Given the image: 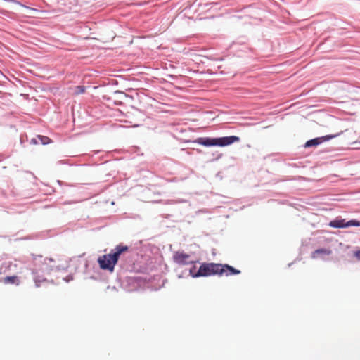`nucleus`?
<instances>
[{
  "label": "nucleus",
  "mask_w": 360,
  "mask_h": 360,
  "mask_svg": "<svg viewBox=\"0 0 360 360\" xmlns=\"http://www.w3.org/2000/svg\"><path fill=\"white\" fill-rule=\"evenodd\" d=\"M190 274L193 277L210 276L213 275L230 276L239 274L240 271L228 264H221L217 263H202L199 269L195 271V266L190 269Z\"/></svg>",
  "instance_id": "f257e3e1"
},
{
  "label": "nucleus",
  "mask_w": 360,
  "mask_h": 360,
  "mask_svg": "<svg viewBox=\"0 0 360 360\" xmlns=\"http://www.w3.org/2000/svg\"><path fill=\"white\" fill-rule=\"evenodd\" d=\"M128 250L129 247L127 245H118L114 249V252L112 254H107L99 257L98 262L100 268L112 272L114 271L115 265L117 264L120 255L123 252H127Z\"/></svg>",
  "instance_id": "f03ea898"
},
{
  "label": "nucleus",
  "mask_w": 360,
  "mask_h": 360,
  "mask_svg": "<svg viewBox=\"0 0 360 360\" xmlns=\"http://www.w3.org/2000/svg\"><path fill=\"white\" fill-rule=\"evenodd\" d=\"M240 141V138L236 136H224L221 138H209L201 137L198 138L196 142L204 146H218L221 147L231 145L235 142Z\"/></svg>",
  "instance_id": "7ed1b4c3"
},
{
  "label": "nucleus",
  "mask_w": 360,
  "mask_h": 360,
  "mask_svg": "<svg viewBox=\"0 0 360 360\" xmlns=\"http://www.w3.org/2000/svg\"><path fill=\"white\" fill-rule=\"evenodd\" d=\"M173 260L176 264L181 266L188 265L193 262L191 260L190 255L180 251H177L174 253Z\"/></svg>",
  "instance_id": "20e7f679"
},
{
  "label": "nucleus",
  "mask_w": 360,
  "mask_h": 360,
  "mask_svg": "<svg viewBox=\"0 0 360 360\" xmlns=\"http://www.w3.org/2000/svg\"><path fill=\"white\" fill-rule=\"evenodd\" d=\"M62 264H58V265H57L53 259L46 257L44 259L43 266L41 269L43 271L49 273L53 271L60 270Z\"/></svg>",
  "instance_id": "39448f33"
},
{
  "label": "nucleus",
  "mask_w": 360,
  "mask_h": 360,
  "mask_svg": "<svg viewBox=\"0 0 360 360\" xmlns=\"http://www.w3.org/2000/svg\"><path fill=\"white\" fill-rule=\"evenodd\" d=\"M329 225L334 228H345L351 226H360V221L356 220H350L345 222V219H338L330 221Z\"/></svg>",
  "instance_id": "423d86ee"
},
{
  "label": "nucleus",
  "mask_w": 360,
  "mask_h": 360,
  "mask_svg": "<svg viewBox=\"0 0 360 360\" xmlns=\"http://www.w3.org/2000/svg\"><path fill=\"white\" fill-rule=\"evenodd\" d=\"M333 137H334V136H322V137L313 139H311V140L307 141L304 146L306 148H309L311 146H317V145L321 143L324 141L330 140Z\"/></svg>",
  "instance_id": "0eeeda50"
},
{
  "label": "nucleus",
  "mask_w": 360,
  "mask_h": 360,
  "mask_svg": "<svg viewBox=\"0 0 360 360\" xmlns=\"http://www.w3.org/2000/svg\"><path fill=\"white\" fill-rule=\"evenodd\" d=\"M331 250L325 248H320L317 249L315 251H314L311 254V258L316 259L320 255H329L331 254Z\"/></svg>",
  "instance_id": "6e6552de"
},
{
  "label": "nucleus",
  "mask_w": 360,
  "mask_h": 360,
  "mask_svg": "<svg viewBox=\"0 0 360 360\" xmlns=\"http://www.w3.org/2000/svg\"><path fill=\"white\" fill-rule=\"evenodd\" d=\"M3 282L5 284H15L18 285L20 284V280L17 276H6L3 278Z\"/></svg>",
  "instance_id": "1a4fd4ad"
},
{
  "label": "nucleus",
  "mask_w": 360,
  "mask_h": 360,
  "mask_svg": "<svg viewBox=\"0 0 360 360\" xmlns=\"http://www.w3.org/2000/svg\"><path fill=\"white\" fill-rule=\"evenodd\" d=\"M37 139L39 142L43 145H46L52 142L51 139L46 136L37 135Z\"/></svg>",
  "instance_id": "9d476101"
},
{
  "label": "nucleus",
  "mask_w": 360,
  "mask_h": 360,
  "mask_svg": "<svg viewBox=\"0 0 360 360\" xmlns=\"http://www.w3.org/2000/svg\"><path fill=\"white\" fill-rule=\"evenodd\" d=\"M85 92V87L84 86H77L75 88V95H79Z\"/></svg>",
  "instance_id": "9b49d317"
},
{
  "label": "nucleus",
  "mask_w": 360,
  "mask_h": 360,
  "mask_svg": "<svg viewBox=\"0 0 360 360\" xmlns=\"http://www.w3.org/2000/svg\"><path fill=\"white\" fill-rule=\"evenodd\" d=\"M354 255L355 256V257L358 259V260H360V250H357V251H355L354 252Z\"/></svg>",
  "instance_id": "f8f14e48"
},
{
  "label": "nucleus",
  "mask_w": 360,
  "mask_h": 360,
  "mask_svg": "<svg viewBox=\"0 0 360 360\" xmlns=\"http://www.w3.org/2000/svg\"><path fill=\"white\" fill-rule=\"evenodd\" d=\"M39 141L37 139V136L36 138H33L31 139V143L33 144H37V143H39Z\"/></svg>",
  "instance_id": "ddd939ff"
},
{
  "label": "nucleus",
  "mask_w": 360,
  "mask_h": 360,
  "mask_svg": "<svg viewBox=\"0 0 360 360\" xmlns=\"http://www.w3.org/2000/svg\"><path fill=\"white\" fill-rule=\"evenodd\" d=\"M34 282H35V283H36V285H37V287H39V286L40 281H39V280H37V278H35V279H34Z\"/></svg>",
  "instance_id": "4468645a"
}]
</instances>
